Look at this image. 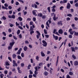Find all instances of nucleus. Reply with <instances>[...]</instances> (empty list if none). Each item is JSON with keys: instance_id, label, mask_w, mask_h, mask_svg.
<instances>
[{"instance_id": "6", "label": "nucleus", "mask_w": 78, "mask_h": 78, "mask_svg": "<svg viewBox=\"0 0 78 78\" xmlns=\"http://www.w3.org/2000/svg\"><path fill=\"white\" fill-rule=\"evenodd\" d=\"M58 33L59 34H62L63 33V30L62 29H59L58 31Z\"/></svg>"}, {"instance_id": "44", "label": "nucleus", "mask_w": 78, "mask_h": 78, "mask_svg": "<svg viewBox=\"0 0 78 78\" xmlns=\"http://www.w3.org/2000/svg\"><path fill=\"white\" fill-rule=\"evenodd\" d=\"M2 8H3V9H5L8 10V8H7L5 7H4V6H3V5L2 6Z\"/></svg>"}, {"instance_id": "4", "label": "nucleus", "mask_w": 78, "mask_h": 78, "mask_svg": "<svg viewBox=\"0 0 78 78\" xmlns=\"http://www.w3.org/2000/svg\"><path fill=\"white\" fill-rule=\"evenodd\" d=\"M30 25H32V26H31V27H32L33 28H35V26L33 24V21H30Z\"/></svg>"}, {"instance_id": "21", "label": "nucleus", "mask_w": 78, "mask_h": 78, "mask_svg": "<svg viewBox=\"0 0 78 78\" xmlns=\"http://www.w3.org/2000/svg\"><path fill=\"white\" fill-rule=\"evenodd\" d=\"M20 30H18L17 32V34L19 35L20 34Z\"/></svg>"}, {"instance_id": "26", "label": "nucleus", "mask_w": 78, "mask_h": 78, "mask_svg": "<svg viewBox=\"0 0 78 78\" xmlns=\"http://www.w3.org/2000/svg\"><path fill=\"white\" fill-rule=\"evenodd\" d=\"M0 76L1 78H3V76H4V74L2 73L0 75Z\"/></svg>"}, {"instance_id": "39", "label": "nucleus", "mask_w": 78, "mask_h": 78, "mask_svg": "<svg viewBox=\"0 0 78 78\" xmlns=\"http://www.w3.org/2000/svg\"><path fill=\"white\" fill-rule=\"evenodd\" d=\"M67 16H68V17H72V15L70 14H69L67 15Z\"/></svg>"}, {"instance_id": "54", "label": "nucleus", "mask_w": 78, "mask_h": 78, "mask_svg": "<svg viewBox=\"0 0 78 78\" xmlns=\"http://www.w3.org/2000/svg\"><path fill=\"white\" fill-rule=\"evenodd\" d=\"M19 37L20 39H22V35L21 34H20L19 35Z\"/></svg>"}, {"instance_id": "29", "label": "nucleus", "mask_w": 78, "mask_h": 78, "mask_svg": "<svg viewBox=\"0 0 78 78\" xmlns=\"http://www.w3.org/2000/svg\"><path fill=\"white\" fill-rule=\"evenodd\" d=\"M31 67V65H29L27 66V69L30 70V67Z\"/></svg>"}, {"instance_id": "25", "label": "nucleus", "mask_w": 78, "mask_h": 78, "mask_svg": "<svg viewBox=\"0 0 78 78\" xmlns=\"http://www.w3.org/2000/svg\"><path fill=\"white\" fill-rule=\"evenodd\" d=\"M74 33H75V31H71V32H70V34H72V35H73Z\"/></svg>"}, {"instance_id": "37", "label": "nucleus", "mask_w": 78, "mask_h": 78, "mask_svg": "<svg viewBox=\"0 0 78 78\" xmlns=\"http://www.w3.org/2000/svg\"><path fill=\"white\" fill-rule=\"evenodd\" d=\"M56 29H54L53 32V33H54V34H56Z\"/></svg>"}, {"instance_id": "19", "label": "nucleus", "mask_w": 78, "mask_h": 78, "mask_svg": "<svg viewBox=\"0 0 78 78\" xmlns=\"http://www.w3.org/2000/svg\"><path fill=\"white\" fill-rule=\"evenodd\" d=\"M6 66H10V64L9 63V62H5Z\"/></svg>"}, {"instance_id": "22", "label": "nucleus", "mask_w": 78, "mask_h": 78, "mask_svg": "<svg viewBox=\"0 0 78 78\" xmlns=\"http://www.w3.org/2000/svg\"><path fill=\"white\" fill-rule=\"evenodd\" d=\"M73 72L70 71L69 72V75H71V76H72L73 75Z\"/></svg>"}, {"instance_id": "42", "label": "nucleus", "mask_w": 78, "mask_h": 78, "mask_svg": "<svg viewBox=\"0 0 78 78\" xmlns=\"http://www.w3.org/2000/svg\"><path fill=\"white\" fill-rule=\"evenodd\" d=\"M21 67H24V66H25V64L24 63H21Z\"/></svg>"}, {"instance_id": "33", "label": "nucleus", "mask_w": 78, "mask_h": 78, "mask_svg": "<svg viewBox=\"0 0 78 78\" xmlns=\"http://www.w3.org/2000/svg\"><path fill=\"white\" fill-rule=\"evenodd\" d=\"M69 39H72V35L71 34L69 35Z\"/></svg>"}, {"instance_id": "58", "label": "nucleus", "mask_w": 78, "mask_h": 78, "mask_svg": "<svg viewBox=\"0 0 78 78\" xmlns=\"http://www.w3.org/2000/svg\"><path fill=\"white\" fill-rule=\"evenodd\" d=\"M11 29H8V32L9 33H11Z\"/></svg>"}, {"instance_id": "5", "label": "nucleus", "mask_w": 78, "mask_h": 78, "mask_svg": "<svg viewBox=\"0 0 78 78\" xmlns=\"http://www.w3.org/2000/svg\"><path fill=\"white\" fill-rule=\"evenodd\" d=\"M70 7H71L70 4V3H68L67 4V5L66 6V8H67V9H69L70 8Z\"/></svg>"}, {"instance_id": "45", "label": "nucleus", "mask_w": 78, "mask_h": 78, "mask_svg": "<svg viewBox=\"0 0 78 78\" xmlns=\"http://www.w3.org/2000/svg\"><path fill=\"white\" fill-rule=\"evenodd\" d=\"M54 38L55 40H58V37L57 36H55Z\"/></svg>"}, {"instance_id": "27", "label": "nucleus", "mask_w": 78, "mask_h": 78, "mask_svg": "<svg viewBox=\"0 0 78 78\" xmlns=\"http://www.w3.org/2000/svg\"><path fill=\"white\" fill-rule=\"evenodd\" d=\"M44 74L45 76H47V75H48V73L47 72H44Z\"/></svg>"}, {"instance_id": "46", "label": "nucleus", "mask_w": 78, "mask_h": 78, "mask_svg": "<svg viewBox=\"0 0 78 78\" xmlns=\"http://www.w3.org/2000/svg\"><path fill=\"white\" fill-rule=\"evenodd\" d=\"M34 69H35V71H38V69L37 68V67H35Z\"/></svg>"}, {"instance_id": "7", "label": "nucleus", "mask_w": 78, "mask_h": 78, "mask_svg": "<svg viewBox=\"0 0 78 78\" xmlns=\"http://www.w3.org/2000/svg\"><path fill=\"white\" fill-rule=\"evenodd\" d=\"M74 65L75 66H78V61L76 60L75 61H74Z\"/></svg>"}, {"instance_id": "64", "label": "nucleus", "mask_w": 78, "mask_h": 78, "mask_svg": "<svg viewBox=\"0 0 78 78\" xmlns=\"http://www.w3.org/2000/svg\"><path fill=\"white\" fill-rule=\"evenodd\" d=\"M12 63L13 64H16V61L14 60H13V62H12Z\"/></svg>"}, {"instance_id": "51", "label": "nucleus", "mask_w": 78, "mask_h": 78, "mask_svg": "<svg viewBox=\"0 0 78 78\" xmlns=\"http://www.w3.org/2000/svg\"><path fill=\"white\" fill-rule=\"evenodd\" d=\"M29 72L30 74H33V72H32V71H31V70H29Z\"/></svg>"}, {"instance_id": "31", "label": "nucleus", "mask_w": 78, "mask_h": 78, "mask_svg": "<svg viewBox=\"0 0 78 78\" xmlns=\"http://www.w3.org/2000/svg\"><path fill=\"white\" fill-rule=\"evenodd\" d=\"M46 25L48 27H50L49 26V24H48V22L47 21L46 23Z\"/></svg>"}, {"instance_id": "15", "label": "nucleus", "mask_w": 78, "mask_h": 78, "mask_svg": "<svg viewBox=\"0 0 78 78\" xmlns=\"http://www.w3.org/2000/svg\"><path fill=\"white\" fill-rule=\"evenodd\" d=\"M72 57L74 59H76V57L73 54L72 55Z\"/></svg>"}, {"instance_id": "57", "label": "nucleus", "mask_w": 78, "mask_h": 78, "mask_svg": "<svg viewBox=\"0 0 78 78\" xmlns=\"http://www.w3.org/2000/svg\"><path fill=\"white\" fill-rule=\"evenodd\" d=\"M18 27V28H20V29L21 30H23V28L21 27V26H19Z\"/></svg>"}, {"instance_id": "20", "label": "nucleus", "mask_w": 78, "mask_h": 78, "mask_svg": "<svg viewBox=\"0 0 78 78\" xmlns=\"http://www.w3.org/2000/svg\"><path fill=\"white\" fill-rule=\"evenodd\" d=\"M16 55L15 54H13L12 55V58L13 59H15L16 57Z\"/></svg>"}, {"instance_id": "1", "label": "nucleus", "mask_w": 78, "mask_h": 78, "mask_svg": "<svg viewBox=\"0 0 78 78\" xmlns=\"http://www.w3.org/2000/svg\"><path fill=\"white\" fill-rule=\"evenodd\" d=\"M33 30H34V28H33L32 26H30L29 31L30 32V34L31 35H32L33 33H34V32Z\"/></svg>"}, {"instance_id": "50", "label": "nucleus", "mask_w": 78, "mask_h": 78, "mask_svg": "<svg viewBox=\"0 0 78 78\" xmlns=\"http://www.w3.org/2000/svg\"><path fill=\"white\" fill-rule=\"evenodd\" d=\"M74 20L76 21H77L78 20V18L77 17H75L74 18Z\"/></svg>"}, {"instance_id": "11", "label": "nucleus", "mask_w": 78, "mask_h": 78, "mask_svg": "<svg viewBox=\"0 0 78 78\" xmlns=\"http://www.w3.org/2000/svg\"><path fill=\"white\" fill-rule=\"evenodd\" d=\"M58 19V17H56V15H54V17H53V20H54L55 21L56 20V19Z\"/></svg>"}, {"instance_id": "2", "label": "nucleus", "mask_w": 78, "mask_h": 78, "mask_svg": "<svg viewBox=\"0 0 78 78\" xmlns=\"http://www.w3.org/2000/svg\"><path fill=\"white\" fill-rule=\"evenodd\" d=\"M42 43L43 44H42V45H43V47H47V43L44 40H43L42 41Z\"/></svg>"}, {"instance_id": "18", "label": "nucleus", "mask_w": 78, "mask_h": 78, "mask_svg": "<svg viewBox=\"0 0 78 78\" xmlns=\"http://www.w3.org/2000/svg\"><path fill=\"white\" fill-rule=\"evenodd\" d=\"M43 15L42 13H38V16L39 17H42Z\"/></svg>"}, {"instance_id": "34", "label": "nucleus", "mask_w": 78, "mask_h": 78, "mask_svg": "<svg viewBox=\"0 0 78 78\" xmlns=\"http://www.w3.org/2000/svg\"><path fill=\"white\" fill-rule=\"evenodd\" d=\"M44 34H47V30H45V29H44Z\"/></svg>"}, {"instance_id": "30", "label": "nucleus", "mask_w": 78, "mask_h": 78, "mask_svg": "<svg viewBox=\"0 0 78 78\" xmlns=\"http://www.w3.org/2000/svg\"><path fill=\"white\" fill-rule=\"evenodd\" d=\"M34 73L35 75H37L38 74V72H37V71H35Z\"/></svg>"}, {"instance_id": "10", "label": "nucleus", "mask_w": 78, "mask_h": 78, "mask_svg": "<svg viewBox=\"0 0 78 78\" xmlns=\"http://www.w3.org/2000/svg\"><path fill=\"white\" fill-rule=\"evenodd\" d=\"M41 56H42V57H45V54L44 53L43 51L41 52Z\"/></svg>"}, {"instance_id": "14", "label": "nucleus", "mask_w": 78, "mask_h": 78, "mask_svg": "<svg viewBox=\"0 0 78 78\" xmlns=\"http://www.w3.org/2000/svg\"><path fill=\"white\" fill-rule=\"evenodd\" d=\"M32 12L33 15H35V16H37V14H36V12L34 10Z\"/></svg>"}, {"instance_id": "32", "label": "nucleus", "mask_w": 78, "mask_h": 78, "mask_svg": "<svg viewBox=\"0 0 78 78\" xmlns=\"http://www.w3.org/2000/svg\"><path fill=\"white\" fill-rule=\"evenodd\" d=\"M36 32H37V34H38L37 35H41V33H40V32H39V31H37Z\"/></svg>"}, {"instance_id": "60", "label": "nucleus", "mask_w": 78, "mask_h": 78, "mask_svg": "<svg viewBox=\"0 0 78 78\" xmlns=\"http://www.w3.org/2000/svg\"><path fill=\"white\" fill-rule=\"evenodd\" d=\"M12 75V72L11 71H10L9 72V76H11Z\"/></svg>"}, {"instance_id": "38", "label": "nucleus", "mask_w": 78, "mask_h": 78, "mask_svg": "<svg viewBox=\"0 0 78 78\" xmlns=\"http://www.w3.org/2000/svg\"><path fill=\"white\" fill-rule=\"evenodd\" d=\"M2 34H3V35H4L5 36H6V33H5V32H2Z\"/></svg>"}, {"instance_id": "28", "label": "nucleus", "mask_w": 78, "mask_h": 78, "mask_svg": "<svg viewBox=\"0 0 78 78\" xmlns=\"http://www.w3.org/2000/svg\"><path fill=\"white\" fill-rule=\"evenodd\" d=\"M12 46H9L8 47V49L9 50L10 49H12Z\"/></svg>"}, {"instance_id": "59", "label": "nucleus", "mask_w": 78, "mask_h": 78, "mask_svg": "<svg viewBox=\"0 0 78 78\" xmlns=\"http://www.w3.org/2000/svg\"><path fill=\"white\" fill-rule=\"evenodd\" d=\"M18 5H19V3L17 2H16V5L17 6Z\"/></svg>"}, {"instance_id": "53", "label": "nucleus", "mask_w": 78, "mask_h": 78, "mask_svg": "<svg viewBox=\"0 0 78 78\" xmlns=\"http://www.w3.org/2000/svg\"><path fill=\"white\" fill-rule=\"evenodd\" d=\"M26 28H27V29H29V26H28V25L27 24H26Z\"/></svg>"}, {"instance_id": "12", "label": "nucleus", "mask_w": 78, "mask_h": 78, "mask_svg": "<svg viewBox=\"0 0 78 78\" xmlns=\"http://www.w3.org/2000/svg\"><path fill=\"white\" fill-rule=\"evenodd\" d=\"M57 24L58 25H62V21H58Z\"/></svg>"}, {"instance_id": "61", "label": "nucleus", "mask_w": 78, "mask_h": 78, "mask_svg": "<svg viewBox=\"0 0 78 78\" xmlns=\"http://www.w3.org/2000/svg\"><path fill=\"white\" fill-rule=\"evenodd\" d=\"M16 26H19V24L18 23H17V22H16Z\"/></svg>"}, {"instance_id": "23", "label": "nucleus", "mask_w": 78, "mask_h": 78, "mask_svg": "<svg viewBox=\"0 0 78 78\" xmlns=\"http://www.w3.org/2000/svg\"><path fill=\"white\" fill-rule=\"evenodd\" d=\"M71 48L72 51H75V48H74V47H71Z\"/></svg>"}, {"instance_id": "52", "label": "nucleus", "mask_w": 78, "mask_h": 78, "mask_svg": "<svg viewBox=\"0 0 78 78\" xmlns=\"http://www.w3.org/2000/svg\"><path fill=\"white\" fill-rule=\"evenodd\" d=\"M63 1L64 4L66 3H67V0H64Z\"/></svg>"}, {"instance_id": "16", "label": "nucleus", "mask_w": 78, "mask_h": 78, "mask_svg": "<svg viewBox=\"0 0 78 78\" xmlns=\"http://www.w3.org/2000/svg\"><path fill=\"white\" fill-rule=\"evenodd\" d=\"M17 58L18 59H20V60H21L22 59V57L20 55H17Z\"/></svg>"}, {"instance_id": "13", "label": "nucleus", "mask_w": 78, "mask_h": 78, "mask_svg": "<svg viewBox=\"0 0 78 78\" xmlns=\"http://www.w3.org/2000/svg\"><path fill=\"white\" fill-rule=\"evenodd\" d=\"M17 20H19L20 21H22L23 19H22V17H18V18L17 19Z\"/></svg>"}, {"instance_id": "49", "label": "nucleus", "mask_w": 78, "mask_h": 78, "mask_svg": "<svg viewBox=\"0 0 78 78\" xmlns=\"http://www.w3.org/2000/svg\"><path fill=\"white\" fill-rule=\"evenodd\" d=\"M13 37L14 39H15V40H17V37H16L15 36L13 35Z\"/></svg>"}, {"instance_id": "24", "label": "nucleus", "mask_w": 78, "mask_h": 78, "mask_svg": "<svg viewBox=\"0 0 78 78\" xmlns=\"http://www.w3.org/2000/svg\"><path fill=\"white\" fill-rule=\"evenodd\" d=\"M2 19L3 20H6V17H5V16H2Z\"/></svg>"}, {"instance_id": "48", "label": "nucleus", "mask_w": 78, "mask_h": 78, "mask_svg": "<svg viewBox=\"0 0 78 78\" xmlns=\"http://www.w3.org/2000/svg\"><path fill=\"white\" fill-rule=\"evenodd\" d=\"M32 77H33V75L30 74L29 75V78H32Z\"/></svg>"}, {"instance_id": "17", "label": "nucleus", "mask_w": 78, "mask_h": 78, "mask_svg": "<svg viewBox=\"0 0 78 78\" xmlns=\"http://www.w3.org/2000/svg\"><path fill=\"white\" fill-rule=\"evenodd\" d=\"M74 34L75 36H78V32H76L75 31H74Z\"/></svg>"}, {"instance_id": "8", "label": "nucleus", "mask_w": 78, "mask_h": 78, "mask_svg": "<svg viewBox=\"0 0 78 78\" xmlns=\"http://www.w3.org/2000/svg\"><path fill=\"white\" fill-rule=\"evenodd\" d=\"M14 44H15V42H13L10 43L9 45L10 46H11L12 47H13V45H14Z\"/></svg>"}, {"instance_id": "9", "label": "nucleus", "mask_w": 78, "mask_h": 78, "mask_svg": "<svg viewBox=\"0 0 78 78\" xmlns=\"http://www.w3.org/2000/svg\"><path fill=\"white\" fill-rule=\"evenodd\" d=\"M23 50L24 51H26L28 50V47L26 46H25L23 48Z\"/></svg>"}, {"instance_id": "40", "label": "nucleus", "mask_w": 78, "mask_h": 78, "mask_svg": "<svg viewBox=\"0 0 78 78\" xmlns=\"http://www.w3.org/2000/svg\"><path fill=\"white\" fill-rule=\"evenodd\" d=\"M8 59H9L11 62H12V59H11V57H8Z\"/></svg>"}, {"instance_id": "43", "label": "nucleus", "mask_w": 78, "mask_h": 78, "mask_svg": "<svg viewBox=\"0 0 78 78\" xmlns=\"http://www.w3.org/2000/svg\"><path fill=\"white\" fill-rule=\"evenodd\" d=\"M33 20L34 22H35L36 20V19L35 17H33Z\"/></svg>"}, {"instance_id": "47", "label": "nucleus", "mask_w": 78, "mask_h": 78, "mask_svg": "<svg viewBox=\"0 0 78 78\" xmlns=\"http://www.w3.org/2000/svg\"><path fill=\"white\" fill-rule=\"evenodd\" d=\"M75 7H78V3H76L75 5Z\"/></svg>"}, {"instance_id": "36", "label": "nucleus", "mask_w": 78, "mask_h": 78, "mask_svg": "<svg viewBox=\"0 0 78 78\" xmlns=\"http://www.w3.org/2000/svg\"><path fill=\"white\" fill-rule=\"evenodd\" d=\"M21 56L22 58H23V57H24V53H22L21 54Z\"/></svg>"}, {"instance_id": "41", "label": "nucleus", "mask_w": 78, "mask_h": 78, "mask_svg": "<svg viewBox=\"0 0 78 78\" xmlns=\"http://www.w3.org/2000/svg\"><path fill=\"white\" fill-rule=\"evenodd\" d=\"M46 16L45 15H43V16H42V18L43 19H45V18H46Z\"/></svg>"}, {"instance_id": "35", "label": "nucleus", "mask_w": 78, "mask_h": 78, "mask_svg": "<svg viewBox=\"0 0 78 78\" xmlns=\"http://www.w3.org/2000/svg\"><path fill=\"white\" fill-rule=\"evenodd\" d=\"M16 17V16H15L14 15H13L12 16V19H15V18Z\"/></svg>"}, {"instance_id": "3", "label": "nucleus", "mask_w": 78, "mask_h": 78, "mask_svg": "<svg viewBox=\"0 0 78 78\" xmlns=\"http://www.w3.org/2000/svg\"><path fill=\"white\" fill-rule=\"evenodd\" d=\"M22 50V48H20V49L18 50V51H17L16 53V55H20V53H21V51Z\"/></svg>"}, {"instance_id": "63", "label": "nucleus", "mask_w": 78, "mask_h": 78, "mask_svg": "<svg viewBox=\"0 0 78 78\" xmlns=\"http://www.w3.org/2000/svg\"><path fill=\"white\" fill-rule=\"evenodd\" d=\"M12 72H16V69L15 68H13V69L12 70Z\"/></svg>"}, {"instance_id": "62", "label": "nucleus", "mask_w": 78, "mask_h": 78, "mask_svg": "<svg viewBox=\"0 0 78 78\" xmlns=\"http://www.w3.org/2000/svg\"><path fill=\"white\" fill-rule=\"evenodd\" d=\"M4 6H5V7H8V5L6 3L5 4Z\"/></svg>"}, {"instance_id": "55", "label": "nucleus", "mask_w": 78, "mask_h": 78, "mask_svg": "<svg viewBox=\"0 0 78 78\" xmlns=\"http://www.w3.org/2000/svg\"><path fill=\"white\" fill-rule=\"evenodd\" d=\"M44 36H45L46 38H48V37H49V36L48 35L44 34Z\"/></svg>"}, {"instance_id": "56", "label": "nucleus", "mask_w": 78, "mask_h": 78, "mask_svg": "<svg viewBox=\"0 0 78 78\" xmlns=\"http://www.w3.org/2000/svg\"><path fill=\"white\" fill-rule=\"evenodd\" d=\"M70 20V18H69V17H67L66 18V20L67 21H68V20Z\"/></svg>"}]
</instances>
